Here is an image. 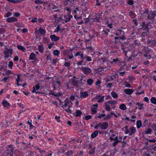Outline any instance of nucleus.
Instances as JSON below:
<instances>
[{
	"label": "nucleus",
	"instance_id": "412c9836",
	"mask_svg": "<svg viewBox=\"0 0 156 156\" xmlns=\"http://www.w3.org/2000/svg\"><path fill=\"white\" fill-rule=\"evenodd\" d=\"M136 105L138 106H139V108H138V109L141 110L144 109V107L143 106V104H140L139 102H137L136 103Z\"/></svg>",
	"mask_w": 156,
	"mask_h": 156
},
{
	"label": "nucleus",
	"instance_id": "f3484780",
	"mask_svg": "<svg viewBox=\"0 0 156 156\" xmlns=\"http://www.w3.org/2000/svg\"><path fill=\"white\" fill-rule=\"evenodd\" d=\"M99 130H96L91 134V137L93 139L95 138L98 135Z\"/></svg>",
	"mask_w": 156,
	"mask_h": 156
},
{
	"label": "nucleus",
	"instance_id": "3c124183",
	"mask_svg": "<svg viewBox=\"0 0 156 156\" xmlns=\"http://www.w3.org/2000/svg\"><path fill=\"white\" fill-rule=\"evenodd\" d=\"M104 96H103L102 97H101V98L100 99H99L98 101V102L99 103L102 102L104 101Z\"/></svg>",
	"mask_w": 156,
	"mask_h": 156
},
{
	"label": "nucleus",
	"instance_id": "49530a36",
	"mask_svg": "<svg viewBox=\"0 0 156 156\" xmlns=\"http://www.w3.org/2000/svg\"><path fill=\"white\" fill-rule=\"evenodd\" d=\"M112 154L111 152H107L104 154L103 156H112Z\"/></svg>",
	"mask_w": 156,
	"mask_h": 156
},
{
	"label": "nucleus",
	"instance_id": "4be33fe9",
	"mask_svg": "<svg viewBox=\"0 0 156 156\" xmlns=\"http://www.w3.org/2000/svg\"><path fill=\"white\" fill-rule=\"evenodd\" d=\"M36 56L35 54L33 53H30V55L29 59L31 60L35 59Z\"/></svg>",
	"mask_w": 156,
	"mask_h": 156
},
{
	"label": "nucleus",
	"instance_id": "09e8293b",
	"mask_svg": "<svg viewBox=\"0 0 156 156\" xmlns=\"http://www.w3.org/2000/svg\"><path fill=\"white\" fill-rule=\"evenodd\" d=\"M64 20H65V21L66 22H69L70 20V19L69 17H68V18H67V16H65Z\"/></svg>",
	"mask_w": 156,
	"mask_h": 156
},
{
	"label": "nucleus",
	"instance_id": "aec40b11",
	"mask_svg": "<svg viewBox=\"0 0 156 156\" xmlns=\"http://www.w3.org/2000/svg\"><path fill=\"white\" fill-rule=\"evenodd\" d=\"M124 31L121 30H119L115 34L117 36H119L124 34Z\"/></svg>",
	"mask_w": 156,
	"mask_h": 156
},
{
	"label": "nucleus",
	"instance_id": "7c9ffc66",
	"mask_svg": "<svg viewBox=\"0 0 156 156\" xmlns=\"http://www.w3.org/2000/svg\"><path fill=\"white\" fill-rule=\"evenodd\" d=\"M38 50L41 53H43L44 52V48L42 45H41L39 46Z\"/></svg>",
	"mask_w": 156,
	"mask_h": 156
},
{
	"label": "nucleus",
	"instance_id": "c03bdc74",
	"mask_svg": "<svg viewBox=\"0 0 156 156\" xmlns=\"http://www.w3.org/2000/svg\"><path fill=\"white\" fill-rule=\"evenodd\" d=\"M119 62V61L118 58L114 59L111 62L112 64L116 63Z\"/></svg>",
	"mask_w": 156,
	"mask_h": 156
},
{
	"label": "nucleus",
	"instance_id": "774afa93",
	"mask_svg": "<svg viewBox=\"0 0 156 156\" xmlns=\"http://www.w3.org/2000/svg\"><path fill=\"white\" fill-rule=\"evenodd\" d=\"M34 153L33 152L30 151V153L28 154L29 156H34Z\"/></svg>",
	"mask_w": 156,
	"mask_h": 156
},
{
	"label": "nucleus",
	"instance_id": "20e7f679",
	"mask_svg": "<svg viewBox=\"0 0 156 156\" xmlns=\"http://www.w3.org/2000/svg\"><path fill=\"white\" fill-rule=\"evenodd\" d=\"M13 50L12 49H9L6 48V50L4 51L5 58H7L11 56L12 54Z\"/></svg>",
	"mask_w": 156,
	"mask_h": 156
},
{
	"label": "nucleus",
	"instance_id": "0e129e2a",
	"mask_svg": "<svg viewBox=\"0 0 156 156\" xmlns=\"http://www.w3.org/2000/svg\"><path fill=\"white\" fill-rule=\"evenodd\" d=\"M101 69H94V70L96 71V72L100 73V72L101 71V70H100Z\"/></svg>",
	"mask_w": 156,
	"mask_h": 156
},
{
	"label": "nucleus",
	"instance_id": "9d476101",
	"mask_svg": "<svg viewBox=\"0 0 156 156\" xmlns=\"http://www.w3.org/2000/svg\"><path fill=\"white\" fill-rule=\"evenodd\" d=\"M6 21L8 22H13L17 21V19L15 17H10L6 19Z\"/></svg>",
	"mask_w": 156,
	"mask_h": 156
},
{
	"label": "nucleus",
	"instance_id": "dca6fc26",
	"mask_svg": "<svg viewBox=\"0 0 156 156\" xmlns=\"http://www.w3.org/2000/svg\"><path fill=\"white\" fill-rule=\"evenodd\" d=\"M101 19V18L99 14H98L97 15V16L96 17L95 19H90V20H92L93 21L96 22H100Z\"/></svg>",
	"mask_w": 156,
	"mask_h": 156
},
{
	"label": "nucleus",
	"instance_id": "4468645a",
	"mask_svg": "<svg viewBox=\"0 0 156 156\" xmlns=\"http://www.w3.org/2000/svg\"><path fill=\"white\" fill-rule=\"evenodd\" d=\"M82 72L85 74L88 75L91 73V69H81Z\"/></svg>",
	"mask_w": 156,
	"mask_h": 156
},
{
	"label": "nucleus",
	"instance_id": "bf43d9fd",
	"mask_svg": "<svg viewBox=\"0 0 156 156\" xmlns=\"http://www.w3.org/2000/svg\"><path fill=\"white\" fill-rule=\"evenodd\" d=\"M101 81L100 80L97 81L95 83V85L97 86H99L100 85Z\"/></svg>",
	"mask_w": 156,
	"mask_h": 156
},
{
	"label": "nucleus",
	"instance_id": "a878e982",
	"mask_svg": "<svg viewBox=\"0 0 156 156\" xmlns=\"http://www.w3.org/2000/svg\"><path fill=\"white\" fill-rule=\"evenodd\" d=\"M82 114V112L80 110H78L76 113L75 116L76 117L80 116Z\"/></svg>",
	"mask_w": 156,
	"mask_h": 156
},
{
	"label": "nucleus",
	"instance_id": "69168bd1",
	"mask_svg": "<svg viewBox=\"0 0 156 156\" xmlns=\"http://www.w3.org/2000/svg\"><path fill=\"white\" fill-rule=\"evenodd\" d=\"M9 78V77H5L2 80V81H4L5 83H6Z\"/></svg>",
	"mask_w": 156,
	"mask_h": 156
},
{
	"label": "nucleus",
	"instance_id": "f03ea898",
	"mask_svg": "<svg viewBox=\"0 0 156 156\" xmlns=\"http://www.w3.org/2000/svg\"><path fill=\"white\" fill-rule=\"evenodd\" d=\"M109 139L111 141H114L112 144V145L114 147H115L118 143L122 142V140H118V137L117 136H116L115 138H113L112 137H110Z\"/></svg>",
	"mask_w": 156,
	"mask_h": 156
},
{
	"label": "nucleus",
	"instance_id": "a19ab883",
	"mask_svg": "<svg viewBox=\"0 0 156 156\" xmlns=\"http://www.w3.org/2000/svg\"><path fill=\"white\" fill-rule=\"evenodd\" d=\"M44 2L40 0H36L35 1V3L37 4H41L43 3Z\"/></svg>",
	"mask_w": 156,
	"mask_h": 156
},
{
	"label": "nucleus",
	"instance_id": "423d86ee",
	"mask_svg": "<svg viewBox=\"0 0 156 156\" xmlns=\"http://www.w3.org/2000/svg\"><path fill=\"white\" fill-rule=\"evenodd\" d=\"M89 148L90 149V150L89 152V154H94L95 152V147L94 146L92 147V146L91 144H89L88 145Z\"/></svg>",
	"mask_w": 156,
	"mask_h": 156
},
{
	"label": "nucleus",
	"instance_id": "9b49d317",
	"mask_svg": "<svg viewBox=\"0 0 156 156\" xmlns=\"http://www.w3.org/2000/svg\"><path fill=\"white\" fill-rule=\"evenodd\" d=\"M129 129L130 131V133H129V135L130 136H131L133 134H134L136 131V128L133 126H131Z\"/></svg>",
	"mask_w": 156,
	"mask_h": 156
},
{
	"label": "nucleus",
	"instance_id": "7ed1b4c3",
	"mask_svg": "<svg viewBox=\"0 0 156 156\" xmlns=\"http://www.w3.org/2000/svg\"><path fill=\"white\" fill-rule=\"evenodd\" d=\"M141 28H143L144 29L146 30L147 31H148L149 29L153 27V25H151V23H148L147 25H145L144 22L142 23L141 25Z\"/></svg>",
	"mask_w": 156,
	"mask_h": 156
},
{
	"label": "nucleus",
	"instance_id": "e433bc0d",
	"mask_svg": "<svg viewBox=\"0 0 156 156\" xmlns=\"http://www.w3.org/2000/svg\"><path fill=\"white\" fill-rule=\"evenodd\" d=\"M30 122L29 121H28L27 122V123L28 124H29L30 125V129H33V128H35V127L32 124V123H31V122H32V121L31 120H30Z\"/></svg>",
	"mask_w": 156,
	"mask_h": 156
},
{
	"label": "nucleus",
	"instance_id": "393cba45",
	"mask_svg": "<svg viewBox=\"0 0 156 156\" xmlns=\"http://www.w3.org/2000/svg\"><path fill=\"white\" fill-rule=\"evenodd\" d=\"M119 108L120 109L123 110H125L126 108V106L124 104H121L119 106Z\"/></svg>",
	"mask_w": 156,
	"mask_h": 156
},
{
	"label": "nucleus",
	"instance_id": "cd10ccee",
	"mask_svg": "<svg viewBox=\"0 0 156 156\" xmlns=\"http://www.w3.org/2000/svg\"><path fill=\"white\" fill-rule=\"evenodd\" d=\"M93 82V80L91 78L88 79L87 80V84L89 85H91L92 84Z\"/></svg>",
	"mask_w": 156,
	"mask_h": 156
},
{
	"label": "nucleus",
	"instance_id": "6e6d98bb",
	"mask_svg": "<svg viewBox=\"0 0 156 156\" xmlns=\"http://www.w3.org/2000/svg\"><path fill=\"white\" fill-rule=\"evenodd\" d=\"M13 65V63L12 61H10L9 62L8 66L9 68H11L12 67V65Z\"/></svg>",
	"mask_w": 156,
	"mask_h": 156
},
{
	"label": "nucleus",
	"instance_id": "b1692460",
	"mask_svg": "<svg viewBox=\"0 0 156 156\" xmlns=\"http://www.w3.org/2000/svg\"><path fill=\"white\" fill-rule=\"evenodd\" d=\"M22 144L23 145V150H26L29 148V146L27 143H26L24 142H22Z\"/></svg>",
	"mask_w": 156,
	"mask_h": 156
},
{
	"label": "nucleus",
	"instance_id": "0eeeda50",
	"mask_svg": "<svg viewBox=\"0 0 156 156\" xmlns=\"http://www.w3.org/2000/svg\"><path fill=\"white\" fill-rule=\"evenodd\" d=\"M14 149L13 147L8 149L7 150L6 154L9 155V156H13Z\"/></svg>",
	"mask_w": 156,
	"mask_h": 156
},
{
	"label": "nucleus",
	"instance_id": "a18cd8bd",
	"mask_svg": "<svg viewBox=\"0 0 156 156\" xmlns=\"http://www.w3.org/2000/svg\"><path fill=\"white\" fill-rule=\"evenodd\" d=\"M108 103L109 104H115L117 103V101H108Z\"/></svg>",
	"mask_w": 156,
	"mask_h": 156
},
{
	"label": "nucleus",
	"instance_id": "8fccbe9b",
	"mask_svg": "<svg viewBox=\"0 0 156 156\" xmlns=\"http://www.w3.org/2000/svg\"><path fill=\"white\" fill-rule=\"evenodd\" d=\"M41 86V85L40 83H38V84L36 85L35 87V89L36 90H38L39 89L40 87Z\"/></svg>",
	"mask_w": 156,
	"mask_h": 156
},
{
	"label": "nucleus",
	"instance_id": "37998d69",
	"mask_svg": "<svg viewBox=\"0 0 156 156\" xmlns=\"http://www.w3.org/2000/svg\"><path fill=\"white\" fill-rule=\"evenodd\" d=\"M112 117V116L111 115L108 114L104 118V120H107L108 119H109Z\"/></svg>",
	"mask_w": 156,
	"mask_h": 156
},
{
	"label": "nucleus",
	"instance_id": "2f4dec72",
	"mask_svg": "<svg viewBox=\"0 0 156 156\" xmlns=\"http://www.w3.org/2000/svg\"><path fill=\"white\" fill-rule=\"evenodd\" d=\"M151 102L154 105L156 104V98L154 97H153L151 98Z\"/></svg>",
	"mask_w": 156,
	"mask_h": 156
},
{
	"label": "nucleus",
	"instance_id": "2eb2a0df",
	"mask_svg": "<svg viewBox=\"0 0 156 156\" xmlns=\"http://www.w3.org/2000/svg\"><path fill=\"white\" fill-rule=\"evenodd\" d=\"M124 91L126 94L130 95L133 93V91L132 89H126L124 90Z\"/></svg>",
	"mask_w": 156,
	"mask_h": 156
},
{
	"label": "nucleus",
	"instance_id": "6e6552de",
	"mask_svg": "<svg viewBox=\"0 0 156 156\" xmlns=\"http://www.w3.org/2000/svg\"><path fill=\"white\" fill-rule=\"evenodd\" d=\"M108 123L107 122H105L103 123H101V129L103 130L106 129L108 127Z\"/></svg>",
	"mask_w": 156,
	"mask_h": 156
},
{
	"label": "nucleus",
	"instance_id": "ea45409f",
	"mask_svg": "<svg viewBox=\"0 0 156 156\" xmlns=\"http://www.w3.org/2000/svg\"><path fill=\"white\" fill-rule=\"evenodd\" d=\"M53 54L56 56H58L59 54V51L57 50H55L53 51Z\"/></svg>",
	"mask_w": 156,
	"mask_h": 156
},
{
	"label": "nucleus",
	"instance_id": "4c0bfd02",
	"mask_svg": "<svg viewBox=\"0 0 156 156\" xmlns=\"http://www.w3.org/2000/svg\"><path fill=\"white\" fill-rule=\"evenodd\" d=\"M152 131L151 129L148 128L145 132V133L146 134H151L152 133Z\"/></svg>",
	"mask_w": 156,
	"mask_h": 156
},
{
	"label": "nucleus",
	"instance_id": "338daca9",
	"mask_svg": "<svg viewBox=\"0 0 156 156\" xmlns=\"http://www.w3.org/2000/svg\"><path fill=\"white\" fill-rule=\"evenodd\" d=\"M13 16L16 17H18L20 16V13L18 12H15Z\"/></svg>",
	"mask_w": 156,
	"mask_h": 156
},
{
	"label": "nucleus",
	"instance_id": "c756f323",
	"mask_svg": "<svg viewBox=\"0 0 156 156\" xmlns=\"http://www.w3.org/2000/svg\"><path fill=\"white\" fill-rule=\"evenodd\" d=\"M72 84L73 86H76L78 84L77 81L76 80L74 79H72Z\"/></svg>",
	"mask_w": 156,
	"mask_h": 156
},
{
	"label": "nucleus",
	"instance_id": "58836bf2",
	"mask_svg": "<svg viewBox=\"0 0 156 156\" xmlns=\"http://www.w3.org/2000/svg\"><path fill=\"white\" fill-rule=\"evenodd\" d=\"M128 126H126L124 127V128L125 129V134H128L129 133V131L128 129Z\"/></svg>",
	"mask_w": 156,
	"mask_h": 156
},
{
	"label": "nucleus",
	"instance_id": "f704fd0d",
	"mask_svg": "<svg viewBox=\"0 0 156 156\" xmlns=\"http://www.w3.org/2000/svg\"><path fill=\"white\" fill-rule=\"evenodd\" d=\"M51 9H55L54 11L55 12H57L58 11V7L55 5H52V7L50 8Z\"/></svg>",
	"mask_w": 156,
	"mask_h": 156
},
{
	"label": "nucleus",
	"instance_id": "f8f14e48",
	"mask_svg": "<svg viewBox=\"0 0 156 156\" xmlns=\"http://www.w3.org/2000/svg\"><path fill=\"white\" fill-rule=\"evenodd\" d=\"M50 37L52 41H56L60 39L59 37L55 36V34L51 35Z\"/></svg>",
	"mask_w": 156,
	"mask_h": 156
},
{
	"label": "nucleus",
	"instance_id": "c9c22d12",
	"mask_svg": "<svg viewBox=\"0 0 156 156\" xmlns=\"http://www.w3.org/2000/svg\"><path fill=\"white\" fill-rule=\"evenodd\" d=\"M73 153V151L72 150H69L66 152L65 154L66 156H69L70 155L72 154Z\"/></svg>",
	"mask_w": 156,
	"mask_h": 156
},
{
	"label": "nucleus",
	"instance_id": "79ce46f5",
	"mask_svg": "<svg viewBox=\"0 0 156 156\" xmlns=\"http://www.w3.org/2000/svg\"><path fill=\"white\" fill-rule=\"evenodd\" d=\"M84 59H86V60L87 61H92L91 58L90 57L86 56L84 57Z\"/></svg>",
	"mask_w": 156,
	"mask_h": 156
},
{
	"label": "nucleus",
	"instance_id": "72a5a7b5",
	"mask_svg": "<svg viewBox=\"0 0 156 156\" xmlns=\"http://www.w3.org/2000/svg\"><path fill=\"white\" fill-rule=\"evenodd\" d=\"M39 31L40 33L42 35H44L45 34V31L42 28H40L39 29Z\"/></svg>",
	"mask_w": 156,
	"mask_h": 156
},
{
	"label": "nucleus",
	"instance_id": "c85d7f7f",
	"mask_svg": "<svg viewBox=\"0 0 156 156\" xmlns=\"http://www.w3.org/2000/svg\"><path fill=\"white\" fill-rule=\"evenodd\" d=\"M111 95L114 98H117L118 97V95L117 94H116V93L114 92V91H112L111 94Z\"/></svg>",
	"mask_w": 156,
	"mask_h": 156
},
{
	"label": "nucleus",
	"instance_id": "680f3d73",
	"mask_svg": "<svg viewBox=\"0 0 156 156\" xmlns=\"http://www.w3.org/2000/svg\"><path fill=\"white\" fill-rule=\"evenodd\" d=\"M147 140L148 141L150 142L155 143L156 141V140L155 139L149 140L148 139H147Z\"/></svg>",
	"mask_w": 156,
	"mask_h": 156
},
{
	"label": "nucleus",
	"instance_id": "a211bd4d",
	"mask_svg": "<svg viewBox=\"0 0 156 156\" xmlns=\"http://www.w3.org/2000/svg\"><path fill=\"white\" fill-rule=\"evenodd\" d=\"M88 94L87 91H85L84 92H81L80 93V96L82 98H84L88 96Z\"/></svg>",
	"mask_w": 156,
	"mask_h": 156
},
{
	"label": "nucleus",
	"instance_id": "5701e85b",
	"mask_svg": "<svg viewBox=\"0 0 156 156\" xmlns=\"http://www.w3.org/2000/svg\"><path fill=\"white\" fill-rule=\"evenodd\" d=\"M108 103L107 102H105V109L107 111H110L111 109L110 108V105L108 104Z\"/></svg>",
	"mask_w": 156,
	"mask_h": 156
},
{
	"label": "nucleus",
	"instance_id": "473e14b6",
	"mask_svg": "<svg viewBox=\"0 0 156 156\" xmlns=\"http://www.w3.org/2000/svg\"><path fill=\"white\" fill-rule=\"evenodd\" d=\"M144 55L145 58L147 59H150L151 58V56L148 52H147L146 54H144Z\"/></svg>",
	"mask_w": 156,
	"mask_h": 156
},
{
	"label": "nucleus",
	"instance_id": "ddd939ff",
	"mask_svg": "<svg viewBox=\"0 0 156 156\" xmlns=\"http://www.w3.org/2000/svg\"><path fill=\"white\" fill-rule=\"evenodd\" d=\"M3 106L5 108H8L10 107V104L5 100H3L2 102Z\"/></svg>",
	"mask_w": 156,
	"mask_h": 156
},
{
	"label": "nucleus",
	"instance_id": "603ef678",
	"mask_svg": "<svg viewBox=\"0 0 156 156\" xmlns=\"http://www.w3.org/2000/svg\"><path fill=\"white\" fill-rule=\"evenodd\" d=\"M124 84L125 85V86L126 87H131V85L129 83H128L127 82H125L124 83Z\"/></svg>",
	"mask_w": 156,
	"mask_h": 156
},
{
	"label": "nucleus",
	"instance_id": "6ab92c4d",
	"mask_svg": "<svg viewBox=\"0 0 156 156\" xmlns=\"http://www.w3.org/2000/svg\"><path fill=\"white\" fill-rule=\"evenodd\" d=\"M136 127L137 128L139 129L142 125V123L141 120H139L136 122Z\"/></svg>",
	"mask_w": 156,
	"mask_h": 156
},
{
	"label": "nucleus",
	"instance_id": "e2e57ef3",
	"mask_svg": "<svg viewBox=\"0 0 156 156\" xmlns=\"http://www.w3.org/2000/svg\"><path fill=\"white\" fill-rule=\"evenodd\" d=\"M37 21V18H35L31 20V22L33 23L36 22Z\"/></svg>",
	"mask_w": 156,
	"mask_h": 156
},
{
	"label": "nucleus",
	"instance_id": "de8ad7c7",
	"mask_svg": "<svg viewBox=\"0 0 156 156\" xmlns=\"http://www.w3.org/2000/svg\"><path fill=\"white\" fill-rule=\"evenodd\" d=\"M12 15V13L10 12H8L6 13L4 17H8Z\"/></svg>",
	"mask_w": 156,
	"mask_h": 156
},
{
	"label": "nucleus",
	"instance_id": "bb28decb",
	"mask_svg": "<svg viewBox=\"0 0 156 156\" xmlns=\"http://www.w3.org/2000/svg\"><path fill=\"white\" fill-rule=\"evenodd\" d=\"M17 48L18 49L21 50L23 51H25L26 50V48L24 47L21 45H18Z\"/></svg>",
	"mask_w": 156,
	"mask_h": 156
},
{
	"label": "nucleus",
	"instance_id": "4d7b16f0",
	"mask_svg": "<svg viewBox=\"0 0 156 156\" xmlns=\"http://www.w3.org/2000/svg\"><path fill=\"white\" fill-rule=\"evenodd\" d=\"M106 85V87H109V88H111L112 87V83H108L107 85L105 84Z\"/></svg>",
	"mask_w": 156,
	"mask_h": 156
},
{
	"label": "nucleus",
	"instance_id": "052dcab7",
	"mask_svg": "<svg viewBox=\"0 0 156 156\" xmlns=\"http://www.w3.org/2000/svg\"><path fill=\"white\" fill-rule=\"evenodd\" d=\"M105 114H101L99 115L98 116L97 118H99L100 119H101L103 117H105Z\"/></svg>",
	"mask_w": 156,
	"mask_h": 156
},
{
	"label": "nucleus",
	"instance_id": "13d9d810",
	"mask_svg": "<svg viewBox=\"0 0 156 156\" xmlns=\"http://www.w3.org/2000/svg\"><path fill=\"white\" fill-rule=\"evenodd\" d=\"M59 30L60 27L58 26L54 32V33L58 32Z\"/></svg>",
	"mask_w": 156,
	"mask_h": 156
},
{
	"label": "nucleus",
	"instance_id": "39448f33",
	"mask_svg": "<svg viewBox=\"0 0 156 156\" xmlns=\"http://www.w3.org/2000/svg\"><path fill=\"white\" fill-rule=\"evenodd\" d=\"M155 16V12L154 11H151L148 15L147 18L148 19H153Z\"/></svg>",
	"mask_w": 156,
	"mask_h": 156
},
{
	"label": "nucleus",
	"instance_id": "5fc2aeb1",
	"mask_svg": "<svg viewBox=\"0 0 156 156\" xmlns=\"http://www.w3.org/2000/svg\"><path fill=\"white\" fill-rule=\"evenodd\" d=\"M85 119L87 120H88L91 118V116L90 115H87L85 117Z\"/></svg>",
	"mask_w": 156,
	"mask_h": 156
},
{
	"label": "nucleus",
	"instance_id": "1a4fd4ad",
	"mask_svg": "<svg viewBox=\"0 0 156 156\" xmlns=\"http://www.w3.org/2000/svg\"><path fill=\"white\" fill-rule=\"evenodd\" d=\"M98 106V104H95L93 105L92 107L91 108V111L94 114H95L97 112V109Z\"/></svg>",
	"mask_w": 156,
	"mask_h": 156
},
{
	"label": "nucleus",
	"instance_id": "f257e3e1",
	"mask_svg": "<svg viewBox=\"0 0 156 156\" xmlns=\"http://www.w3.org/2000/svg\"><path fill=\"white\" fill-rule=\"evenodd\" d=\"M142 51L141 52L139 51H137L136 50H135V49L133 50V48H131V49H129V51H131L132 52L133 51V56H136L137 55H141L143 53L146 52V51L147 49V47H145L142 46Z\"/></svg>",
	"mask_w": 156,
	"mask_h": 156
},
{
	"label": "nucleus",
	"instance_id": "864d4df0",
	"mask_svg": "<svg viewBox=\"0 0 156 156\" xmlns=\"http://www.w3.org/2000/svg\"><path fill=\"white\" fill-rule=\"evenodd\" d=\"M152 128L154 131H155L156 130V124L155 123L153 124Z\"/></svg>",
	"mask_w": 156,
	"mask_h": 156
}]
</instances>
